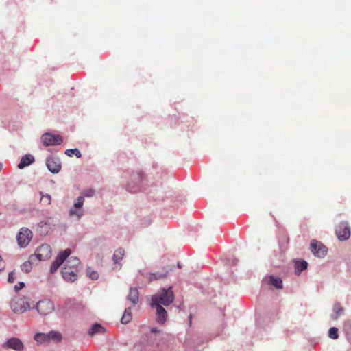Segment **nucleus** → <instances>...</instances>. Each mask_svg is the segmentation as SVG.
I'll use <instances>...</instances> for the list:
<instances>
[{"label": "nucleus", "mask_w": 351, "mask_h": 351, "mask_svg": "<svg viewBox=\"0 0 351 351\" xmlns=\"http://www.w3.org/2000/svg\"><path fill=\"white\" fill-rule=\"evenodd\" d=\"M71 253V250L69 248L60 252L51 265L50 272L51 274L55 273L66 261V263L62 269V277L66 281L74 282L77 278V272L80 261L75 256H71L67 259Z\"/></svg>", "instance_id": "nucleus-1"}, {"label": "nucleus", "mask_w": 351, "mask_h": 351, "mask_svg": "<svg viewBox=\"0 0 351 351\" xmlns=\"http://www.w3.org/2000/svg\"><path fill=\"white\" fill-rule=\"evenodd\" d=\"M174 300V295L171 288L162 289L157 293L154 294L152 297V302L153 304L163 305L168 306Z\"/></svg>", "instance_id": "nucleus-2"}, {"label": "nucleus", "mask_w": 351, "mask_h": 351, "mask_svg": "<svg viewBox=\"0 0 351 351\" xmlns=\"http://www.w3.org/2000/svg\"><path fill=\"white\" fill-rule=\"evenodd\" d=\"M12 310L16 313H22L31 308L29 299L24 296H16L10 302Z\"/></svg>", "instance_id": "nucleus-3"}, {"label": "nucleus", "mask_w": 351, "mask_h": 351, "mask_svg": "<svg viewBox=\"0 0 351 351\" xmlns=\"http://www.w3.org/2000/svg\"><path fill=\"white\" fill-rule=\"evenodd\" d=\"M34 339L38 343H49L50 341L59 342L62 339V335L56 331H51L49 333H36L34 335Z\"/></svg>", "instance_id": "nucleus-4"}, {"label": "nucleus", "mask_w": 351, "mask_h": 351, "mask_svg": "<svg viewBox=\"0 0 351 351\" xmlns=\"http://www.w3.org/2000/svg\"><path fill=\"white\" fill-rule=\"evenodd\" d=\"M32 237V232L29 229L25 227L21 228L16 237L20 247H25L31 241Z\"/></svg>", "instance_id": "nucleus-5"}, {"label": "nucleus", "mask_w": 351, "mask_h": 351, "mask_svg": "<svg viewBox=\"0 0 351 351\" xmlns=\"http://www.w3.org/2000/svg\"><path fill=\"white\" fill-rule=\"evenodd\" d=\"M84 202V198L79 196L73 204V206L69 210V216L76 217L77 220L80 219L84 215V210L82 208Z\"/></svg>", "instance_id": "nucleus-6"}, {"label": "nucleus", "mask_w": 351, "mask_h": 351, "mask_svg": "<svg viewBox=\"0 0 351 351\" xmlns=\"http://www.w3.org/2000/svg\"><path fill=\"white\" fill-rule=\"evenodd\" d=\"M36 309L40 314L47 315L53 311L54 305L51 300H40L36 304Z\"/></svg>", "instance_id": "nucleus-7"}, {"label": "nucleus", "mask_w": 351, "mask_h": 351, "mask_svg": "<svg viewBox=\"0 0 351 351\" xmlns=\"http://www.w3.org/2000/svg\"><path fill=\"white\" fill-rule=\"evenodd\" d=\"M336 234L340 241H346L350 236V228L347 222H341L336 228Z\"/></svg>", "instance_id": "nucleus-8"}, {"label": "nucleus", "mask_w": 351, "mask_h": 351, "mask_svg": "<svg viewBox=\"0 0 351 351\" xmlns=\"http://www.w3.org/2000/svg\"><path fill=\"white\" fill-rule=\"evenodd\" d=\"M311 250L315 256L322 258L327 253V248L321 242L316 240H312L311 243Z\"/></svg>", "instance_id": "nucleus-9"}, {"label": "nucleus", "mask_w": 351, "mask_h": 351, "mask_svg": "<svg viewBox=\"0 0 351 351\" xmlns=\"http://www.w3.org/2000/svg\"><path fill=\"white\" fill-rule=\"evenodd\" d=\"M41 140L45 146L60 145L63 141L61 136L52 135L49 133L43 134L41 137Z\"/></svg>", "instance_id": "nucleus-10"}, {"label": "nucleus", "mask_w": 351, "mask_h": 351, "mask_svg": "<svg viewBox=\"0 0 351 351\" xmlns=\"http://www.w3.org/2000/svg\"><path fill=\"white\" fill-rule=\"evenodd\" d=\"M51 249L49 245L43 244L39 246L35 253V256L39 261H45L51 257Z\"/></svg>", "instance_id": "nucleus-11"}, {"label": "nucleus", "mask_w": 351, "mask_h": 351, "mask_svg": "<svg viewBox=\"0 0 351 351\" xmlns=\"http://www.w3.org/2000/svg\"><path fill=\"white\" fill-rule=\"evenodd\" d=\"M48 169L53 173H58L61 169L60 160L57 157L49 156L46 160Z\"/></svg>", "instance_id": "nucleus-12"}, {"label": "nucleus", "mask_w": 351, "mask_h": 351, "mask_svg": "<svg viewBox=\"0 0 351 351\" xmlns=\"http://www.w3.org/2000/svg\"><path fill=\"white\" fill-rule=\"evenodd\" d=\"M5 347L14 350L16 351H23L24 345L19 339L12 337L5 342Z\"/></svg>", "instance_id": "nucleus-13"}, {"label": "nucleus", "mask_w": 351, "mask_h": 351, "mask_svg": "<svg viewBox=\"0 0 351 351\" xmlns=\"http://www.w3.org/2000/svg\"><path fill=\"white\" fill-rule=\"evenodd\" d=\"M152 308H156V322L163 324L166 322L167 313L166 310L160 305L151 304Z\"/></svg>", "instance_id": "nucleus-14"}, {"label": "nucleus", "mask_w": 351, "mask_h": 351, "mask_svg": "<svg viewBox=\"0 0 351 351\" xmlns=\"http://www.w3.org/2000/svg\"><path fill=\"white\" fill-rule=\"evenodd\" d=\"M125 254V251L122 248H119L115 250L114 252L112 260L114 263V269H119L121 268V265L119 263V261L122 260Z\"/></svg>", "instance_id": "nucleus-15"}, {"label": "nucleus", "mask_w": 351, "mask_h": 351, "mask_svg": "<svg viewBox=\"0 0 351 351\" xmlns=\"http://www.w3.org/2000/svg\"><path fill=\"white\" fill-rule=\"evenodd\" d=\"M127 299L133 304H136L139 300L138 291L136 288H130Z\"/></svg>", "instance_id": "nucleus-16"}, {"label": "nucleus", "mask_w": 351, "mask_h": 351, "mask_svg": "<svg viewBox=\"0 0 351 351\" xmlns=\"http://www.w3.org/2000/svg\"><path fill=\"white\" fill-rule=\"evenodd\" d=\"M34 161V156L31 155H25L22 157L20 162L18 164L19 169H23L25 167L29 165Z\"/></svg>", "instance_id": "nucleus-17"}, {"label": "nucleus", "mask_w": 351, "mask_h": 351, "mask_svg": "<svg viewBox=\"0 0 351 351\" xmlns=\"http://www.w3.org/2000/svg\"><path fill=\"white\" fill-rule=\"evenodd\" d=\"M168 273L169 270H166L164 274L149 273L146 274H142V275L143 276V277L147 278L149 282H151L154 280L166 278Z\"/></svg>", "instance_id": "nucleus-18"}, {"label": "nucleus", "mask_w": 351, "mask_h": 351, "mask_svg": "<svg viewBox=\"0 0 351 351\" xmlns=\"http://www.w3.org/2000/svg\"><path fill=\"white\" fill-rule=\"evenodd\" d=\"M104 332V327L99 324H93L90 328L89 329L88 334L93 337L98 333H103Z\"/></svg>", "instance_id": "nucleus-19"}, {"label": "nucleus", "mask_w": 351, "mask_h": 351, "mask_svg": "<svg viewBox=\"0 0 351 351\" xmlns=\"http://www.w3.org/2000/svg\"><path fill=\"white\" fill-rule=\"evenodd\" d=\"M343 309L339 302L335 303L333 306V312L335 313L334 315H332L331 317L332 319L336 320L339 318L340 315H342Z\"/></svg>", "instance_id": "nucleus-20"}, {"label": "nucleus", "mask_w": 351, "mask_h": 351, "mask_svg": "<svg viewBox=\"0 0 351 351\" xmlns=\"http://www.w3.org/2000/svg\"><path fill=\"white\" fill-rule=\"evenodd\" d=\"M308 263L306 261H295V273L300 274L301 271L306 269L307 268Z\"/></svg>", "instance_id": "nucleus-21"}, {"label": "nucleus", "mask_w": 351, "mask_h": 351, "mask_svg": "<svg viewBox=\"0 0 351 351\" xmlns=\"http://www.w3.org/2000/svg\"><path fill=\"white\" fill-rule=\"evenodd\" d=\"M267 282L277 289L282 288V281L279 278H274L273 276H270Z\"/></svg>", "instance_id": "nucleus-22"}, {"label": "nucleus", "mask_w": 351, "mask_h": 351, "mask_svg": "<svg viewBox=\"0 0 351 351\" xmlns=\"http://www.w3.org/2000/svg\"><path fill=\"white\" fill-rule=\"evenodd\" d=\"M132 315L131 308H127L125 310L124 313L121 317V322L123 324H128L132 320Z\"/></svg>", "instance_id": "nucleus-23"}, {"label": "nucleus", "mask_w": 351, "mask_h": 351, "mask_svg": "<svg viewBox=\"0 0 351 351\" xmlns=\"http://www.w3.org/2000/svg\"><path fill=\"white\" fill-rule=\"evenodd\" d=\"M50 218H47V220L40 221L38 223V231L40 234H47V230L45 228H47L49 226V220Z\"/></svg>", "instance_id": "nucleus-24"}, {"label": "nucleus", "mask_w": 351, "mask_h": 351, "mask_svg": "<svg viewBox=\"0 0 351 351\" xmlns=\"http://www.w3.org/2000/svg\"><path fill=\"white\" fill-rule=\"evenodd\" d=\"M65 154L70 157H71L73 155H75L77 158H80L82 157V154H81L80 150L77 148L66 149L65 151Z\"/></svg>", "instance_id": "nucleus-25"}, {"label": "nucleus", "mask_w": 351, "mask_h": 351, "mask_svg": "<svg viewBox=\"0 0 351 351\" xmlns=\"http://www.w3.org/2000/svg\"><path fill=\"white\" fill-rule=\"evenodd\" d=\"M344 327L346 330L347 339L351 342V319L345 322Z\"/></svg>", "instance_id": "nucleus-26"}, {"label": "nucleus", "mask_w": 351, "mask_h": 351, "mask_svg": "<svg viewBox=\"0 0 351 351\" xmlns=\"http://www.w3.org/2000/svg\"><path fill=\"white\" fill-rule=\"evenodd\" d=\"M86 274L91 280H97L99 278L97 271L92 270L90 267L86 269Z\"/></svg>", "instance_id": "nucleus-27"}, {"label": "nucleus", "mask_w": 351, "mask_h": 351, "mask_svg": "<svg viewBox=\"0 0 351 351\" xmlns=\"http://www.w3.org/2000/svg\"><path fill=\"white\" fill-rule=\"evenodd\" d=\"M328 337L332 339H337L339 337L338 329L336 327H332L328 330Z\"/></svg>", "instance_id": "nucleus-28"}, {"label": "nucleus", "mask_w": 351, "mask_h": 351, "mask_svg": "<svg viewBox=\"0 0 351 351\" xmlns=\"http://www.w3.org/2000/svg\"><path fill=\"white\" fill-rule=\"evenodd\" d=\"M51 197L49 195L47 194V195H42L41 197H40V202L46 204V205H49L51 204Z\"/></svg>", "instance_id": "nucleus-29"}, {"label": "nucleus", "mask_w": 351, "mask_h": 351, "mask_svg": "<svg viewBox=\"0 0 351 351\" xmlns=\"http://www.w3.org/2000/svg\"><path fill=\"white\" fill-rule=\"evenodd\" d=\"M82 193L84 196L90 197L94 195L95 191L93 189H86L83 190Z\"/></svg>", "instance_id": "nucleus-30"}, {"label": "nucleus", "mask_w": 351, "mask_h": 351, "mask_svg": "<svg viewBox=\"0 0 351 351\" xmlns=\"http://www.w3.org/2000/svg\"><path fill=\"white\" fill-rule=\"evenodd\" d=\"M21 269L23 271H25V272H29L32 269V265H31V263L29 261L28 262H25L22 265H21Z\"/></svg>", "instance_id": "nucleus-31"}, {"label": "nucleus", "mask_w": 351, "mask_h": 351, "mask_svg": "<svg viewBox=\"0 0 351 351\" xmlns=\"http://www.w3.org/2000/svg\"><path fill=\"white\" fill-rule=\"evenodd\" d=\"M128 190L130 193H136L137 191H139V187L138 186H132L131 183H129L128 184Z\"/></svg>", "instance_id": "nucleus-32"}, {"label": "nucleus", "mask_w": 351, "mask_h": 351, "mask_svg": "<svg viewBox=\"0 0 351 351\" xmlns=\"http://www.w3.org/2000/svg\"><path fill=\"white\" fill-rule=\"evenodd\" d=\"M145 176L143 173L139 172L137 174L133 175L132 178L134 180H138V181H142L144 178Z\"/></svg>", "instance_id": "nucleus-33"}, {"label": "nucleus", "mask_w": 351, "mask_h": 351, "mask_svg": "<svg viewBox=\"0 0 351 351\" xmlns=\"http://www.w3.org/2000/svg\"><path fill=\"white\" fill-rule=\"evenodd\" d=\"M14 280H15L14 273V271H12L8 275V281L10 283H12V282H14Z\"/></svg>", "instance_id": "nucleus-34"}, {"label": "nucleus", "mask_w": 351, "mask_h": 351, "mask_svg": "<svg viewBox=\"0 0 351 351\" xmlns=\"http://www.w3.org/2000/svg\"><path fill=\"white\" fill-rule=\"evenodd\" d=\"M24 286H25V284L23 282H19L18 285L14 286V289L16 290V291H18L20 289H21L22 288H23Z\"/></svg>", "instance_id": "nucleus-35"}, {"label": "nucleus", "mask_w": 351, "mask_h": 351, "mask_svg": "<svg viewBox=\"0 0 351 351\" xmlns=\"http://www.w3.org/2000/svg\"><path fill=\"white\" fill-rule=\"evenodd\" d=\"M150 331H151V332H152V333H157V332H160V330H158L157 328H155V327L152 328L150 329Z\"/></svg>", "instance_id": "nucleus-36"}, {"label": "nucleus", "mask_w": 351, "mask_h": 351, "mask_svg": "<svg viewBox=\"0 0 351 351\" xmlns=\"http://www.w3.org/2000/svg\"><path fill=\"white\" fill-rule=\"evenodd\" d=\"M189 326L191 325V321H192V314H190L189 315Z\"/></svg>", "instance_id": "nucleus-37"}, {"label": "nucleus", "mask_w": 351, "mask_h": 351, "mask_svg": "<svg viewBox=\"0 0 351 351\" xmlns=\"http://www.w3.org/2000/svg\"><path fill=\"white\" fill-rule=\"evenodd\" d=\"M2 167H3L2 164H1V163H0V171H1V169H2Z\"/></svg>", "instance_id": "nucleus-38"}]
</instances>
